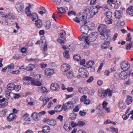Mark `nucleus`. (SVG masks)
<instances>
[{
    "label": "nucleus",
    "instance_id": "obj_1",
    "mask_svg": "<svg viewBox=\"0 0 133 133\" xmlns=\"http://www.w3.org/2000/svg\"><path fill=\"white\" fill-rule=\"evenodd\" d=\"M43 77V76L41 74L35 75L34 76L33 79L31 81V84L33 85L41 86L42 83L41 81H42V78Z\"/></svg>",
    "mask_w": 133,
    "mask_h": 133
},
{
    "label": "nucleus",
    "instance_id": "obj_2",
    "mask_svg": "<svg viewBox=\"0 0 133 133\" xmlns=\"http://www.w3.org/2000/svg\"><path fill=\"white\" fill-rule=\"evenodd\" d=\"M98 37L97 32H93L90 34L89 36H87L85 38V41L87 44H89L90 42H92L96 40Z\"/></svg>",
    "mask_w": 133,
    "mask_h": 133
},
{
    "label": "nucleus",
    "instance_id": "obj_3",
    "mask_svg": "<svg viewBox=\"0 0 133 133\" xmlns=\"http://www.w3.org/2000/svg\"><path fill=\"white\" fill-rule=\"evenodd\" d=\"M99 31L100 32V34L101 35V39H106L107 38L105 37L104 34L106 32L107 28L106 26L104 24H102L100 25L98 27Z\"/></svg>",
    "mask_w": 133,
    "mask_h": 133
},
{
    "label": "nucleus",
    "instance_id": "obj_4",
    "mask_svg": "<svg viewBox=\"0 0 133 133\" xmlns=\"http://www.w3.org/2000/svg\"><path fill=\"white\" fill-rule=\"evenodd\" d=\"M86 19V16L85 15L81 14H78L77 15V17L73 19L76 22L79 23L81 21L84 24H86L87 21H85Z\"/></svg>",
    "mask_w": 133,
    "mask_h": 133
},
{
    "label": "nucleus",
    "instance_id": "obj_5",
    "mask_svg": "<svg viewBox=\"0 0 133 133\" xmlns=\"http://www.w3.org/2000/svg\"><path fill=\"white\" fill-rule=\"evenodd\" d=\"M15 8L17 11L20 13L22 14L24 12V5L21 3H17L15 5Z\"/></svg>",
    "mask_w": 133,
    "mask_h": 133
},
{
    "label": "nucleus",
    "instance_id": "obj_6",
    "mask_svg": "<svg viewBox=\"0 0 133 133\" xmlns=\"http://www.w3.org/2000/svg\"><path fill=\"white\" fill-rule=\"evenodd\" d=\"M121 69L125 71L128 70L130 68V65L128 62L125 61L122 62L121 64Z\"/></svg>",
    "mask_w": 133,
    "mask_h": 133
},
{
    "label": "nucleus",
    "instance_id": "obj_7",
    "mask_svg": "<svg viewBox=\"0 0 133 133\" xmlns=\"http://www.w3.org/2000/svg\"><path fill=\"white\" fill-rule=\"evenodd\" d=\"M79 75L83 78H85L88 76L89 73L84 68H80L78 70Z\"/></svg>",
    "mask_w": 133,
    "mask_h": 133
},
{
    "label": "nucleus",
    "instance_id": "obj_8",
    "mask_svg": "<svg viewBox=\"0 0 133 133\" xmlns=\"http://www.w3.org/2000/svg\"><path fill=\"white\" fill-rule=\"evenodd\" d=\"M52 98V97L50 98H48V97L45 96H42L40 98V99L41 101H43L42 105L40 107L41 109L43 108L46 105V103L49 102L50 99Z\"/></svg>",
    "mask_w": 133,
    "mask_h": 133
},
{
    "label": "nucleus",
    "instance_id": "obj_9",
    "mask_svg": "<svg viewBox=\"0 0 133 133\" xmlns=\"http://www.w3.org/2000/svg\"><path fill=\"white\" fill-rule=\"evenodd\" d=\"M99 8L100 7L98 5L92 6L90 9V13L92 16L95 15Z\"/></svg>",
    "mask_w": 133,
    "mask_h": 133
},
{
    "label": "nucleus",
    "instance_id": "obj_10",
    "mask_svg": "<svg viewBox=\"0 0 133 133\" xmlns=\"http://www.w3.org/2000/svg\"><path fill=\"white\" fill-rule=\"evenodd\" d=\"M44 121L50 125L54 126L56 124V122L55 119H50L48 117L45 118L44 119Z\"/></svg>",
    "mask_w": 133,
    "mask_h": 133
},
{
    "label": "nucleus",
    "instance_id": "obj_11",
    "mask_svg": "<svg viewBox=\"0 0 133 133\" xmlns=\"http://www.w3.org/2000/svg\"><path fill=\"white\" fill-rule=\"evenodd\" d=\"M74 104L71 101L68 102L65 104H63V109L65 111L67 109H69L73 108L74 106Z\"/></svg>",
    "mask_w": 133,
    "mask_h": 133
},
{
    "label": "nucleus",
    "instance_id": "obj_12",
    "mask_svg": "<svg viewBox=\"0 0 133 133\" xmlns=\"http://www.w3.org/2000/svg\"><path fill=\"white\" fill-rule=\"evenodd\" d=\"M80 31L84 34L87 35L89 31V26L85 24L81 27Z\"/></svg>",
    "mask_w": 133,
    "mask_h": 133
},
{
    "label": "nucleus",
    "instance_id": "obj_13",
    "mask_svg": "<svg viewBox=\"0 0 133 133\" xmlns=\"http://www.w3.org/2000/svg\"><path fill=\"white\" fill-rule=\"evenodd\" d=\"M116 0H108L107 2L108 3L105 6V8L106 9L110 10L112 9V5L110 3H112L114 4L117 2Z\"/></svg>",
    "mask_w": 133,
    "mask_h": 133
},
{
    "label": "nucleus",
    "instance_id": "obj_14",
    "mask_svg": "<svg viewBox=\"0 0 133 133\" xmlns=\"http://www.w3.org/2000/svg\"><path fill=\"white\" fill-rule=\"evenodd\" d=\"M70 66L67 64H63L61 67V70L64 73L69 71L70 69Z\"/></svg>",
    "mask_w": 133,
    "mask_h": 133
},
{
    "label": "nucleus",
    "instance_id": "obj_15",
    "mask_svg": "<svg viewBox=\"0 0 133 133\" xmlns=\"http://www.w3.org/2000/svg\"><path fill=\"white\" fill-rule=\"evenodd\" d=\"M70 125L71 123L69 121L65 122L64 124V128L67 131H70L71 129Z\"/></svg>",
    "mask_w": 133,
    "mask_h": 133
},
{
    "label": "nucleus",
    "instance_id": "obj_16",
    "mask_svg": "<svg viewBox=\"0 0 133 133\" xmlns=\"http://www.w3.org/2000/svg\"><path fill=\"white\" fill-rule=\"evenodd\" d=\"M41 116L36 112H34L32 115V117L34 120L38 121L40 119Z\"/></svg>",
    "mask_w": 133,
    "mask_h": 133
},
{
    "label": "nucleus",
    "instance_id": "obj_17",
    "mask_svg": "<svg viewBox=\"0 0 133 133\" xmlns=\"http://www.w3.org/2000/svg\"><path fill=\"white\" fill-rule=\"evenodd\" d=\"M51 89L53 91H58L60 89L59 86L57 83H52L51 85Z\"/></svg>",
    "mask_w": 133,
    "mask_h": 133
},
{
    "label": "nucleus",
    "instance_id": "obj_18",
    "mask_svg": "<svg viewBox=\"0 0 133 133\" xmlns=\"http://www.w3.org/2000/svg\"><path fill=\"white\" fill-rule=\"evenodd\" d=\"M123 12L121 10L115 11V16L116 18L119 19L121 18L123 15Z\"/></svg>",
    "mask_w": 133,
    "mask_h": 133
},
{
    "label": "nucleus",
    "instance_id": "obj_19",
    "mask_svg": "<svg viewBox=\"0 0 133 133\" xmlns=\"http://www.w3.org/2000/svg\"><path fill=\"white\" fill-rule=\"evenodd\" d=\"M11 92L8 91H6L5 93V95L7 101L9 102H11L13 100L12 98L10 96V94Z\"/></svg>",
    "mask_w": 133,
    "mask_h": 133
},
{
    "label": "nucleus",
    "instance_id": "obj_20",
    "mask_svg": "<svg viewBox=\"0 0 133 133\" xmlns=\"http://www.w3.org/2000/svg\"><path fill=\"white\" fill-rule=\"evenodd\" d=\"M119 76L120 79L122 80H124L127 77V74L125 71H122L119 75Z\"/></svg>",
    "mask_w": 133,
    "mask_h": 133
},
{
    "label": "nucleus",
    "instance_id": "obj_21",
    "mask_svg": "<svg viewBox=\"0 0 133 133\" xmlns=\"http://www.w3.org/2000/svg\"><path fill=\"white\" fill-rule=\"evenodd\" d=\"M30 5L27 6L25 9V12L27 16L30 17L31 16L32 14L31 12L30 11Z\"/></svg>",
    "mask_w": 133,
    "mask_h": 133
},
{
    "label": "nucleus",
    "instance_id": "obj_22",
    "mask_svg": "<svg viewBox=\"0 0 133 133\" xmlns=\"http://www.w3.org/2000/svg\"><path fill=\"white\" fill-rule=\"evenodd\" d=\"M78 91L82 94H86L88 92V89L86 87H84L78 88Z\"/></svg>",
    "mask_w": 133,
    "mask_h": 133
},
{
    "label": "nucleus",
    "instance_id": "obj_23",
    "mask_svg": "<svg viewBox=\"0 0 133 133\" xmlns=\"http://www.w3.org/2000/svg\"><path fill=\"white\" fill-rule=\"evenodd\" d=\"M45 74L48 76H50L52 75L54 72V70L50 68L46 69L45 70Z\"/></svg>",
    "mask_w": 133,
    "mask_h": 133
},
{
    "label": "nucleus",
    "instance_id": "obj_24",
    "mask_svg": "<svg viewBox=\"0 0 133 133\" xmlns=\"http://www.w3.org/2000/svg\"><path fill=\"white\" fill-rule=\"evenodd\" d=\"M16 117V116L14 114H10L9 116L7 117V119L8 121H13Z\"/></svg>",
    "mask_w": 133,
    "mask_h": 133
},
{
    "label": "nucleus",
    "instance_id": "obj_25",
    "mask_svg": "<svg viewBox=\"0 0 133 133\" xmlns=\"http://www.w3.org/2000/svg\"><path fill=\"white\" fill-rule=\"evenodd\" d=\"M35 68V65L33 64H30L25 68L26 70L28 71H31Z\"/></svg>",
    "mask_w": 133,
    "mask_h": 133
},
{
    "label": "nucleus",
    "instance_id": "obj_26",
    "mask_svg": "<svg viewBox=\"0 0 133 133\" xmlns=\"http://www.w3.org/2000/svg\"><path fill=\"white\" fill-rule=\"evenodd\" d=\"M0 14L3 17L7 18H12V15L11 14H9L6 15L5 13L1 12H0Z\"/></svg>",
    "mask_w": 133,
    "mask_h": 133
},
{
    "label": "nucleus",
    "instance_id": "obj_27",
    "mask_svg": "<svg viewBox=\"0 0 133 133\" xmlns=\"http://www.w3.org/2000/svg\"><path fill=\"white\" fill-rule=\"evenodd\" d=\"M64 74L68 78H72L74 76L73 74L71 71H68L64 73Z\"/></svg>",
    "mask_w": 133,
    "mask_h": 133
},
{
    "label": "nucleus",
    "instance_id": "obj_28",
    "mask_svg": "<svg viewBox=\"0 0 133 133\" xmlns=\"http://www.w3.org/2000/svg\"><path fill=\"white\" fill-rule=\"evenodd\" d=\"M127 13L131 16H133V6H129L127 10Z\"/></svg>",
    "mask_w": 133,
    "mask_h": 133
},
{
    "label": "nucleus",
    "instance_id": "obj_29",
    "mask_svg": "<svg viewBox=\"0 0 133 133\" xmlns=\"http://www.w3.org/2000/svg\"><path fill=\"white\" fill-rule=\"evenodd\" d=\"M132 98L131 96L129 95L127 96L126 100V104L128 105L131 104L132 103Z\"/></svg>",
    "mask_w": 133,
    "mask_h": 133
},
{
    "label": "nucleus",
    "instance_id": "obj_30",
    "mask_svg": "<svg viewBox=\"0 0 133 133\" xmlns=\"http://www.w3.org/2000/svg\"><path fill=\"white\" fill-rule=\"evenodd\" d=\"M31 18L32 19V21L35 22L37 21L38 19V17L36 13H34L32 14Z\"/></svg>",
    "mask_w": 133,
    "mask_h": 133
},
{
    "label": "nucleus",
    "instance_id": "obj_31",
    "mask_svg": "<svg viewBox=\"0 0 133 133\" xmlns=\"http://www.w3.org/2000/svg\"><path fill=\"white\" fill-rule=\"evenodd\" d=\"M109 44L110 42L109 41H106L102 44L101 46L102 49H106L109 47Z\"/></svg>",
    "mask_w": 133,
    "mask_h": 133
},
{
    "label": "nucleus",
    "instance_id": "obj_32",
    "mask_svg": "<svg viewBox=\"0 0 133 133\" xmlns=\"http://www.w3.org/2000/svg\"><path fill=\"white\" fill-rule=\"evenodd\" d=\"M63 108V106L61 105H58L54 108V110L56 112L61 111Z\"/></svg>",
    "mask_w": 133,
    "mask_h": 133
},
{
    "label": "nucleus",
    "instance_id": "obj_33",
    "mask_svg": "<svg viewBox=\"0 0 133 133\" xmlns=\"http://www.w3.org/2000/svg\"><path fill=\"white\" fill-rule=\"evenodd\" d=\"M35 25L38 28H39L42 26V21L40 19H38L36 21Z\"/></svg>",
    "mask_w": 133,
    "mask_h": 133
},
{
    "label": "nucleus",
    "instance_id": "obj_34",
    "mask_svg": "<svg viewBox=\"0 0 133 133\" xmlns=\"http://www.w3.org/2000/svg\"><path fill=\"white\" fill-rule=\"evenodd\" d=\"M38 92L42 93H47V89L46 88L42 86L40 87H39V89L38 90Z\"/></svg>",
    "mask_w": 133,
    "mask_h": 133
},
{
    "label": "nucleus",
    "instance_id": "obj_35",
    "mask_svg": "<svg viewBox=\"0 0 133 133\" xmlns=\"http://www.w3.org/2000/svg\"><path fill=\"white\" fill-rule=\"evenodd\" d=\"M2 24L5 26L7 25H11L12 23H10V22H8V21H7L5 19H3L2 22Z\"/></svg>",
    "mask_w": 133,
    "mask_h": 133
},
{
    "label": "nucleus",
    "instance_id": "obj_36",
    "mask_svg": "<svg viewBox=\"0 0 133 133\" xmlns=\"http://www.w3.org/2000/svg\"><path fill=\"white\" fill-rule=\"evenodd\" d=\"M15 87V84L12 83L8 85L7 86V88L8 90L11 91L14 90Z\"/></svg>",
    "mask_w": 133,
    "mask_h": 133
},
{
    "label": "nucleus",
    "instance_id": "obj_37",
    "mask_svg": "<svg viewBox=\"0 0 133 133\" xmlns=\"http://www.w3.org/2000/svg\"><path fill=\"white\" fill-rule=\"evenodd\" d=\"M106 96H111L112 95V90H110L109 89H108L105 90Z\"/></svg>",
    "mask_w": 133,
    "mask_h": 133
},
{
    "label": "nucleus",
    "instance_id": "obj_38",
    "mask_svg": "<svg viewBox=\"0 0 133 133\" xmlns=\"http://www.w3.org/2000/svg\"><path fill=\"white\" fill-rule=\"evenodd\" d=\"M98 95L100 97L103 98L106 96L105 90H102L100 92L98 90Z\"/></svg>",
    "mask_w": 133,
    "mask_h": 133
},
{
    "label": "nucleus",
    "instance_id": "obj_39",
    "mask_svg": "<svg viewBox=\"0 0 133 133\" xmlns=\"http://www.w3.org/2000/svg\"><path fill=\"white\" fill-rule=\"evenodd\" d=\"M5 100L4 98L0 99V103H2L1 105L2 107H5L8 104V102H5L4 103H3V102H4Z\"/></svg>",
    "mask_w": 133,
    "mask_h": 133
},
{
    "label": "nucleus",
    "instance_id": "obj_40",
    "mask_svg": "<svg viewBox=\"0 0 133 133\" xmlns=\"http://www.w3.org/2000/svg\"><path fill=\"white\" fill-rule=\"evenodd\" d=\"M65 41V38L64 36H60L58 39V41L60 43H63Z\"/></svg>",
    "mask_w": 133,
    "mask_h": 133
},
{
    "label": "nucleus",
    "instance_id": "obj_41",
    "mask_svg": "<svg viewBox=\"0 0 133 133\" xmlns=\"http://www.w3.org/2000/svg\"><path fill=\"white\" fill-rule=\"evenodd\" d=\"M42 129L43 131L45 133L46 132H48L50 131V128L48 126H46L43 127Z\"/></svg>",
    "mask_w": 133,
    "mask_h": 133
},
{
    "label": "nucleus",
    "instance_id": "obj_42",
    "mask_svg": "<svg viewBox=\"0 0 133 133\" xmlns=\"http://www.w3.org/2000/svg\"><path fill=\"white\" fill-rule=\"evenodd\" d=\"M106 32L105 33V34H106V36H105V38L106 37L107 38V39H104V40H106L108 39L109 41L110 38V35H109V34L110 33V30H106Z\"/></svg>",
    "mask_w": 133,
    "mask_h": 133
},
{
    "label": "nucleus",
    "instance_id": "obj_43",
    "mask_svg": "<svg viewBox=\"0 0 133 133\" xmlns=\"http://www.w3.org/2000/svg\"><path fill=\"white\" fill-rule=\"evenodd\" d=\"M106 32L105 33V34H106V36H105V38L106 37L107 38V39H104V40H106L108 39L109 41L110 38V35H109V34L110 33V30H106Z\"/></svg>",
    "mask_w": 133,
    "mask_h": 133
},
{
    "label": "nucleus",
    "instance_id": "obj_44",
    "mask_svg": "<svg viewBox=\"0 0 133 133\" xmlns=\"http://www.w3.org/2000/svg\"><path fill=\"white\" fill-rule=\"evenodd\" d=\"M40 9L41 10L39 11V13L41 15H43L46 12V10L44 7L43 6H41L40 8Z\"/></svg>",
    "mask_w": 133,
    "mask_h": 133
},
{
    "label": "nucleus",
    "instance_id": "obj_45",
    "mask_svg": "<svg viewBox=\"0 0 133 133\" xmlns=\"http://www.w3.org/2000/svg\"><path fill=\"white\" fill-rule=\"evenodd\" d=\"M95 63V62L93 61H89L86 64L87 65L86 68H89L90 66H92Z\"/></svg>",
    "mask_w": 133,
    "mask_h": 133
},
{
    "label": "nucleus",
    "instance_id": "obj_46",
    "mask_svg": "<svg viewBox=\"0 0 133 133\" xmlns=\"http://www.w3.org/2000/svg\"><path fill=\"white\" fill-rule=\"evenodd\" d=\"M105 21L107 24H111L112 23L113 20L111 18H107L105 19Z\"/></svg>",
    "mask_w": 133,
    "mask_h": 133
},
{
    "label": "nucleus",
    "instance_id": "obj_47",
    "mask_svg": "<svg viewBox=\"0 0 133 133\" xmlns=\"http://www.w3.org/2000/svg\"><path fill=\"white\" fill-rule=\"evenodd\" d=\"M76 117V114L74 113H72L70 114L69 118L71 120H74Z\"/></svg>",
    "mask_w": 133,
    "mask_h": 133
},
{
    "label": "nucleus",
    "instance_id": "obj_48",
    "mask_svg": "<svg viewBox=\"0 0 133 133\" xmlns=\"http://www.w3.org/2000/svg\"><path fill=\"white\" fill-rule=\"evenodd\" d=\"M7 111V110L5 109L0 112V117H3L6 115V112Z\"/></svg>",
    "mask_w": 133,
    "mask_h": 133
},
{
    "label": "nucleus",
    "instance_id": "obj_49",
    "mask_svg": "<svg viewBox=\"0 0 133 133\" xmlns=\"http://www.w3.org/2000/svg\"><path fill=\"white\" fill-rule=\"evenodd\" d=\"M73 58L74 59L77 61H79L81 59L80 56L78 55H74Z\"/></svg>",
    "mask_w": 133,
    "mask_h": 133
},
{
    "label": "nucleus",
    "instance_id": "obj_50",
    "mask_svg": "<svg viewBox=\"0 0 133 133\" xmlns=\"http://www.w3.org/2000/svg\"><path fill=\"white\" fill-rule=\"evenodd\" d=\"M107 18H111L112 16V13L110 11H108L106 13Z\"/></svg>",
    "mask_w": 133,
    "mask_h": 133
},
{
    "label": "nucleus",
    "instance_id": "obj_51",
    "mask_svg": "<svg viewBox=\"0 0 133 133\" xmlns=\"http://www.w3.org/2000/svg\"><path fill=\"white\" fill-rule=\"evenodd\" d=\"M57 9L59 12L61 13H64L66 12L65 9L63 7L59 8L57 7Z\"/></svg>",
    "mask_w": 133,
    "mask_h": 133
},
{
    "label": "nucleus",
    "instance_id": "obj_52",
    "mask_svg": "<svg viewBox=\"0 0 133 133\" xmlns=\"http://www.w3.org/2000/svg\"><path fill=\"white\" fill-rule=\"evenodd\" d=\"M63 55L66 58H69L70 57V55L69 54V51L67 50H65L64 51L63 54Z\"/></svg>",
    "mask_w": 133,
    "mask_h": 133
},
{
    "label": "nucleus",
    "instance_id": "obj_53",
    "mask_svg": "<svg viewBox=\"0 0 133 133\" xmlns=\"http://www.w3.org/2000/svg\"><path fill=\"white\" fill-rule=\"evenodd\" d=\"M84 34H83L81 36H80L79 38V39L80 41H82L84 40L85 41V38L87 37Z\"/></svg>",
    "mask_w": 133,
    "mask_h": 133
},
{
    "label": "nucleus",
    "instance_id": "obj_54",
    "mask_svg": "<svg viewBox=\"0 0 133 133\" xmlns=\"http://www.w3.org/2000/svg\"><path fill=\"white\" fill-rule=\"evenodd\" d=\"M62 0H54L53 2L55 4L57 5H59L61 3Z\"/></svg>",
    "mask_w": 133,
    "mask_h": 133
},
{
    "label": "nucleus",
    "instance_id": "obj_55",
    "mask_svg": "<svg viewBox=\"0 0 133 133\" xmlns=\"http://www.w3.org/2000/svg\"><path fill=\"white\" fill-rule=\"evenodd\" d=\"M68 14L69 16H75L76 15V13L75 12L72 11H69L68 12Z\"/></svg>",
    "mask_w": 133,
    "mask_h": 133
},
{
    "label": "nucleus",
    "instance_id": "obj_56",
    "mask_svg": "<svg viewBox=\"0 0 133 133\" xmlns=\"http://www.w3.org/2000/svg\"><path fill=\"white\" fill-rule=\"evenodd\" d=\"M87 98V96L85 95H83L81 98L80 101L82 102L84 101Z\"/></svg>",
    "mask_w": 133,
    "mask_h": 133
},
{
    "label": "nucleus",
    "instance_id": "obj_57",
    "mask_svg": "<svg viewBox=\"0 0 133 133\" xmlns=\"http://www.w3.org/2000/svg\"><path fill=\"white\" fill-rule=\"evenodd\" d=\"M119 107L121 109H124L125 106L124 104L122 102H120L119 104Z\"/></svg>",
    "mask_w": 133,
    "mask_h": 133
},
{
    "label": "nucleus",
    "instance_id": "obj_58",
    "mask_svg": "<svg viewBox=\"0 0 133 133\" xmlns=\"http://www.w3.org/2000/svg\"><path fill=\"white\" fill-rule=\"evenodd\" d=\"M14 89L16 91H18L21 89V87L19 85H15Z\"/></svg>",
    "mask_w": 133,
    "mask_h": 133
},
{
    "label": "nucleus",
    "instance_id": "obj_59",
    "mask_svg": "<svg viewBox=\"0 0 133 133\" xmlns=\"http://www.w3.org/2000/svg\"><path fill=\"white\" fill-rule=\"evenodd\" d=\"M59 35L60 36H63L64 37V36L66 35V32L64 30H61L60 31Z\"/></svg>",
    "mask_w": 133,
    "mask_h": 133
},
{
    "label": "nucleus",
    "instance_id": "obj_60",
    "mask_svg": "<svg viewBox=\"0 0 133 133\" xmlns=\"http://www.w3.org/2000/svg\"><path fill=\"white\" fill-rule=\"evenodd\" d=\"M39 59H37L36 58H30L28 60V61L29 62H35L36 61H39Z\"/></svg>",
    "mask_w": 133,
    "mask_h": 133
},
{
    "label": "nucleus",
    "instance_id": "obj_61",
    "mask_svg": "<svg viewBox=\"0 0 133 133\" xmlns=\"http://www.w3.org/2000/svg\"><path fill=\"white\" fill-rule=\"evenodd\" d=\"M132 46V43H131L129 44H127L126 45V49L128 50H130Z\"/></svg>",
    "mask_w": 133,
    "mask_h": 133
},
{
    "label": "nucleus",
    "instance_id": "obj_62",
    "mask_svg": "<svg viewBox=\"0 0 133 133\" xmlns=\"http://www.w3.org/2000/svg\"><path fill=\"white\" fill-rule=\"evenodd\" d=\"M85 124L84 122L82 121H79L77 123V125L79 126H83Z\"/></svg>",
    "mask_w": 133,
    "mask_h": 133
},
{
    "label": "nucleus",
    "instance_id": "obj_63",
    "mask_svg": "<svg viewBox=\"0 0 133 133\" xmlns=\"http://www.w3.org/2000/svg\"><path fill=\"white\" fill-rule=\"evenodd\" d=\"M108 103L106 101H104L102 104L103 106V109H105V108H107V106L108 104Z\"/></svg>",
    "mask_w": 133,
    "mask_h": 133
},
{
    "label": "nucleus",
    "instance_id": "obj_64",
    "mask_svg": "<svg viewBox=\"0 0 133 133\" xmlns=\"http://www.w3.org/2000/svg\"><path fill=\"white\" fill-rule=\"evenodd\" d=\"M31 79V78L30 77H23V80L25 81H30Z\"/></svg>",
    "mask_w": 133,
    "mask_h": 133
}]
</instances>
